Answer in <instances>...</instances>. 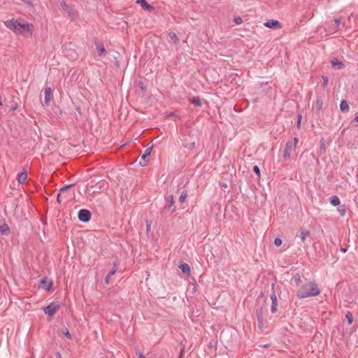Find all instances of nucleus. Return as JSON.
<instances>
[{"label": "nucleus", "instance_id": "f257e3e1", "mask_svg": "<svg viewBox=\"0 0 358 358\" xmlns=\"http://www.w3.org/2000/svg\"><path fill=\"white\" fill-rule=\"evenodd\" d=\"M320 294V289L317 287V284L313 281L301 285L296 291V296L299 299L315 296Z\"/></svg>", "mask_w": 358, "mask_h": 358}, {"label": "nucleus", "instance_id": "f03ea898", "mask_svg": "<svg viewBox=\"0 0 358 358\" xmlns=\"http://www.w3.org/2000/svg\"><path fill=\"white\" fill-rule=\"evenodd\" d=\"M264 306H261L256 308V315L257 318V324L259 329L263 330L264 328Z\"/></svg>", "mask_w": 358, "mask_h": 358}, {"label": "nucleus", "instance_id": "7ed1b4c3", "mask_svg": "<svg viewBox=\"0 0 358 358\" xmlns=\"http://www.w3.org/2000/svg\"><path fill=\"white\" fill-rule=\"evenodd\" d=\"M59 305L57 302H52L48 306L43 308V310L48 316H53L56 312L59 309Z\"/></svg>", "mask_w": 358, "mask_h": 358}, {"label": "nucleus", "instance_id": "20e7f679", "mask_svg": "<svg viewBox=\"0 0 358 358\" xmlns=\"http://www.w3.org/2000/svg\"><path fill=\"white\" fill-rule=\"evenodd\" d=\"M92 213L89 210L81 209L78 214V220L83 222H87L90 220Z\"/></svg>", "mask_w": 358, "mask_h": 358}, {"label": "nucleus", "instance_id": "39448f33", "mask_svg": "<svg viewBox=\"0 0 358 358\" xmlns=\"http://www.w3.org/2000/svg\"><path fill=\"white\" fill-rule=\"evenodd\" d=\"M18 27L20 31V34H23L24 32H29L31 35L32 34L31 28L33 25L29 22L18 21Z\"/></svg>", "mask_w": 358, "mask_h": 358}, {"label": "nucleus", "instance_id": "423d86ee", "mask_svg": "<svg viewBox=\"0 0 358 358\" xmlns=\"http://www.w3.org/2000/svg\"><path fill=\"white\" fill-rule=\"evenodd\" d=\"M4 24L8 29L12 30L16 34H20V31H19L20 28H17L18 27V25H17L18 20H6L4 22Z\"/></svg>", "mask_w": 358, "mask_h": 358}, {"label": "nucleus", "instance_id": "0eeeda50", "mask_svg": "<svg viewBox=\"0 0 358 358\" xmlns=\"http://www.w3.org/2000/svg\"><path fill=\"white\" fill-rule=\"evenodd\" d=\"M74 184L66 185L60 189V192L57 194V201L59 203H61L63 199H65L68 197V196H64V191H67Z\"/></svg>", "mask_w": 358, "mask_h": 358}, {"label": "nucleus", "instance_id": "6e6552de", "mask_svg": "<svg viewBox=\"0 0 358 358\" xmlns=\"http://www.w3.org/2000/svg\"><path fill=\"white\" fill-rule=\"evenodd\" d=\"M264 25L266 27L271 28V29H279L282 28L281 23L276 20H271L266 22H264Z\"/></svg>", "mask_w": 358, "mask_h": 358}, {"label": "nucleus", "instance_id": "1a4fd4ad", "mask_svg": "<svg viewBox=\"0 0 358 358\" xmlns=\"http://www.w3.org/2000/svg\"><path fill=\"white\" fill-rule=\"evenodd\" d=\"M52 90L50 87H46L45 88V99H44V105L49 106L50 100L52 99Z\"/></svg>", "mask_w": 358, "mask_h": 358}, {"label": "nucleus", "instance_id": "9d476101", "mask_svg": "<svg viewBox=\"0 0 358 358\" xmlns=\"http://www.w3.org/2000/svg\"><path fill=\"white\" fill-rule=\"evenodd\" d=\"M292 149V144L291 141H287L285 145V148L283 153V158L287 160L290 158L291 150Z\"/></svg>", "mask_w": 358, "mask_h": 358}, {"label": "nucleus", "instance_id": "9b49d317", "mask_svg": "<svg viewBox=\"0 0 358 358\" xmlns=\"http://www.w3.org/2000/svg\"><path fill=\"white\" fill-rule=\"evenodd\" d=\"M52 286V281L43 279L40 282V287L45 289V290L50 291Z\"/></svg>", "mask_w": 358, "mask_h": 358}, {"label": "nucleus", "instance_id": "f8f14e48", "mask_svg": "<svg viewBox=\"0 0 358 358\" xmlns=\"http://www.w3.org/2000/svg\"><path fill=\"white\" fill-rule=\"evenodd\" d=\"M136 3L139 4L145 10H150L154 9V7L149 4L145 0H137Z\"/></svg>", "mask_w": 358, "mask_h": 358}, {"label": "nucleus", "instance_id": "ddd939ff", "mask_svg": "<svg viewBox=\"0 0 358 358\" xmlns=\"http://www.w3.org/2000/svg\"><path fill=\"white\" fill-rule=\"evenodd\" d=\"M166 199V206L164 208H171L174 204V199L172 194H169L165 196Z\"/></svg>", "mask_w": 358, "mask_h": 358}, {"label": "nucleus", "instance_id": "4468645a", "mask_svg": "<svg viewBox=\"0 0 358 358\" xmlns=\"http://www.w3.org/2000/svg\"><path fill=\"white\" fill-rule=\"evenodd\" d=\"M310 235L309 231L305 228H301L297 236L303 241H304L307 237Z\"/></svg>", "mask_w": 358, "mask_h": 358}, {"label": "nucleus", "instance_id": "2eb2a0df", "mask_svg": "<svg viewBox=\"0 0 358 358\" xmlns=\"http://www.w3.org/2000/svg\"><path fill=\"white\" fill-rule=\"evenodd\" d=\"M17 181L20 184L24 183L27 179V171H24L17 175Z\"/></svg>", "mask_w": 358, "mask_h": 358}, {"label": "nucleus", "instance_id": "dca6fc26", "mask_svg": "<svg viewBox=\"0 0 358 358\" xmlns=\"http://www.w3.org/2000/svg\"><path fill=\"white\" fill-rule=\"evenodd\" d=\"M179 268L185 274L189 275L191 272L190 266L187 263H182L179 265Z\"/></svg>", "mask_w": 358, "mask_h": 358}, {"label": "nucleus", "instance_id": "f3484780", "mask_svg": "<svg viewBox=\"0 0 358 358\" xmlns=\"http://www.w3.org/2000/svg\"><path fill=\"white\" fill-rule=\"evenodd\" d=\"M331 66L334 68L341 69L344 66V64L342 62L338 60L336 58H334L331 60Z\"/></svg>", "mask_w": 358, "mask_h": 358}, {"label": "nucleus", "instance_id": "a211bd4d", "mask_svg": "<svg viewBox=\"0 0 358 358\" xmlns=\"http://www.w3.org/2000/svg\"><path fill=\"white\" fill-rule=\"evenodd\" d=\"M340 110L343 112V113H347L348 112L349 110V105L348 103V102L346 101V100L343 99L341 101V103H340Z\"/></svg>", "mask_w": 358, "mask_h": 358}, {"label": "nucleus", "instance_id": "6ab92c4d", "mask_svg": "<svg viewBox=\"0 0 358 358\" xmlns=\"http://www.w3.org/2000/svg\"><path fill=\"white\" fill-rule=\"evenodd\" d=\"M10 232L9 227L7 224L4 223L0 226V233L1 235H8Z\"/></svg>", "mask_w": 358, "mask_h": 358}, {"label": "nucleus", "instance_id": "aec40b11", "mask_svg": "<svg viewBox=\"0 0 358 358\" xmlns=\"http://www.w3.org/2000/svg\"><path fill=\"white\" fill-rule=\"evenodd\" d=\"M323 101L320 98H317L315 103V108L317 111H320L322 109Z\"/></svg>", "mask_w": 358, "mask_h": 358}, {"label": "nucleus", "instance_id": "412c9836", "mask_svg": "<svg viewBox=\"0 0 358 358\" xmlns=\"http://www.w3.org/2000/svg\"><path fill=\"white\" fill-rule=\"evenodd\" d=\"M96 48L98 51V55L99 57L102 56L106 52V48L103 43L97 44Z\"/></svg>", "mask_w": 358, "mask_h": 358}, {"label": "nucleus", "instance_id": "4be33fe9", "mask_svg": "<svg viewBox=\"0 0 358 358\" xmlns=\"http://www.w3.org/2000/svg\"><path fill=\"white\" fill-rule=\"evenodd\" d=\"M189 101L191 103H192L196 106H201V101L199 96H194L192 98H190Z\"/></svg>", "mask_w": 358, "mask_h": 358}, {"label": "nucleus", "instance_id": "5701e85b", "mask_svg": "<svg viewBox=\"0 0 358 358\" xmlns=\"http://www.w3.org/2000/svg\"><path fill=\"white\" fill-rule=\"evenodd\" d=\"M113 268L112 270L108 273V278H110L111 276H113L116 272H117V266H118V262L117 261H115L113 262Z\"/></svg>", "mask_w": 358, "mask_h": 358}, {"label": "nucleus", "instance_id": "b1692460", "mask_svg": "<svg viewBox=\"0 0 358 358\" xmlns=\"http://www.w3.org/2000/svg\"><path fill=\"white\" fill-rule=\"evenodd\" d=\"M169 36L170 37V39L174 44L177 45L179 43V38L174 32H170L169 34Z\"/></svg>", "mask_w": 358, "mask_h": 358}, {"label": "nucleus", "instance_id": "393cba45", "mask_svg": "<svg viewBox=\"0 0 358 358\" xmlns=\"http://www.w3.org/2000/svg\"><path fill=\"white\" fill-rule=\"evenodd\" d=\"M330 203L334 206H338L340 204V199L336 195L332 196L330 197Z\"/></svg>", "mask_w": 358, "mask_h": 358}, {"label": "nucleus", "instance_id": "a878e982", "mask_svg": "<svg viewBox=\"0 0 358 358\" xmlns=\"http://www.w3.org/2000/svg\"><path fill=\"white\" fill-rule=\"evenodd\" d=\"M152 146L149 147V148H147L145 149V150L144 154L141 157V159L142 160H146V158L150 156V153L152 152Z\"/></svg>", "mask_w": 358, "mask_h": 358}, {"label": "nucleus", "instance_id": "bb28decb", "mask_svg": "<svg viewBox=\"0 0 358 358\" xmlns=\"http://www.w3.org/2000/svg\"><path fill=\"white\" fill-rule=\"evenodd\" d=\"M275 283H272L271 284V289H272L273 292L271 295V301H277V296H276L275 292Z\"/></svg>", "mask_w": 358, "mask_h": 358}, {"label": "nucleus", "instance_id": "cd10ccee", "mask_svg": "<svg viewBox=\"0 0 358 358\" xmlns=\"http://www.w3.org/2000/svg\"><path fill=\"white\" fill-rule=\"evenodd\" d=\"M277 306H278V300L277 301H271V311L273 313H275L277 312V310H278Z\"/></svg>", "mask_w": 358, "mask_h": 358}, {"label": "nucleus", "instance_id": "c85d7f7f", "mask_svg": "<svg viewBox=\"0 0 358 358\" xmlns=\"http://www.w3.org/2000/svg\"><path fill=\"white\" fill-rule=\"evenodd\" d=\"M345 317L348 320V324L350 325L353 321L352 314L350 312H348L345 315Z\"/></svg>", "mask_w": 358, "mask_h": 358}, {"label": "nucleus", "instance_id": "c756f323", "mask_svg": "<svg viewBox=\"0 0 358 358\" xmlns=\"http://www.w3.org/2000/svg\"><path fill=\"white\" fill-rule=\"evenodd\" d=\"M322 79L323 80V83L322 84V86L325 88L328 85L329 83V78L326 76H322Z\"/></svg>", "mask_w": 358, "mask_h": 358}, {"label": "nucleus", "instance_id": "7c9ffc66", "mask_svg": "<svg viewBox=\"0 0 358 358\" xmlns=\"http://www.w3.org/2000/svg\"><path fill=\"white\" fill-rule=\"evenodd\" d=\"M187 196V194L185 191L182 192V193L180 195L179 201L180 202L182 203L185 201V199Z\"/></svg>", "mask_w": 358, "mask_h": 358}, {"label": "nucleus", "instance_id": "2f4dec72", "mask_svg": "<svg viewBox=\"0 0 358 358\" xmlns=\"http://www.w3.org/2000/svg\"><path fill=\"white\" fill-rule=\"evenodd\" d=\"M63 334L69 339H71V335L66 327L62 329Z\"/></svg>", "mask_w": 358, "mask_h": 358}, {"label": "nucleus", "instance_id": "473e14b6", "mask_svg": "<svg viewBox=\"0 0 358 358\" xmlns=\"http://www.w3.org/2000/svg\"><path fill=\"white\" fill-rule=\"evenodd\" d=\"M294 282L296 283V285L299 287H301V285H300V283L301 282V278L299 276V274H297L295 277H294Z\"/></svg>", "mask_w": 358, "mask_h": 358}, {"label": "nucleus", "instance_id": "72a5a7b5", "mask_svg": "<svg viewBox=\"0 0 358 358\" xmlns=\"http://www.w3.org/2000/svg\"><path fill=\"white\" fill-rule=\"evenodd\" d=\"M274 245L276 247H279L282 245V240L280 238H275L274 239Z\"/></svg>", "mask_w": 358, "mask_h": 358}, {"label": "nucleus", "instance_id": "f704fd0d", "mask_svg": "<svg viewBox=\"0 0 358 358\" xmlns=\"http://www.w3.org/2000/svg\"><path fill=\"white\" fill-rule=\"evenodd\" d=\"M253 171L257 174L258 177H260V169L257 165L253 166Z\"/></svg>", "mask_w": 358, "mask_h": 358}, {"label": "nucleus", "instance_id": "c9c22d12", "mask_svg": "<svg viewBox=\"0 0 358 358\" xmlns=\"http://www.w3.org/2000/svg\"><path fill=\"white\" fill-rule=\"evenodd\" d=\"M234 22L236 24H241L243 22V20H242V18L241 17L238 16V17H234Z\"/></svg>", "mask_w": 358, "mask_h": 358}, {"label": "nucleus", "instance_id": "e433bc0d", "mask_svg": "<svg viewBox=\"0 0 358 358\" xmlns=\"http://www.w3.org/2000/svg\"><path fill=\"white\" fill-rule=\"evenodd\" d=\"M301 119H302L301 115H299L298 117H297V124H296V126H297L298 129H300V127H301Z\"/></svg>", "mask_w": 358, "mask_h": 358}, {"label": "nucleus", "instance_id": "4c0bfd02", "mask_svg": "<svg viewBox=\"0 0 358 358\" xmlns=\"http://www.w3.org/2000/svg\"><path fill=\"white\" fill-rule=\"evenodd\" d=\"M61 6L64 10H69V8L66 2L64 1V2L61 3Z\"/></svg>", "mask_w": 358, "mask_h": 358}, {"label": "nucleus", "instance_id": "58836bf2", "mask_svg": "<svg viewBox=\"0 0 358 358\" xmlns=\"http://www.w3.org/2000/svg\"><path fill=\"white\" fill-rule=\"evenodd\" d=\"M336 24L338 27L341 22V17H337L334 20Z\"/></svg>", "mask_w": 358, "mask_h": 358}, {"label": "nucleus", "instance_id": "ea45409f", "mask_svg": "<svg viewBox=\"0 0 358 358\" xmlns=\"http://www.w3.org/2000/svg\"><path fill=\"white\" fill-rule=\"evenodd\" d=\"M147 162L148 161L147 160H141L139 164L141 166L144 167L147 165Z\"/></svg>", "mask_w": 358, "mask_h": 358}, {"label": "nucleus", "instance_id": "a19ab883", "mask_svg": "<svg viewBox=\"0 0 358 358\" xmlns=\"http://www.w3.org/2000/svg\"><path fill=\"white\" fill-rule=\"evenodd\" d=\"M184 351H185V346H183L181 349H180V356L178 358H182L183 357V354H184Z\"/></svg>", "mask_w": 358, "mask_h": 358}, {"label": "nucleus", "instance_id": "79ce46f5", "mask_svg": "<svg viewBox=\"0 0 358 358\" xmlns=\"http://www.w3.org/2000/svg\"><path fill=\"white\" fill-rule=\"evenodd\" d=\"M298 142H299L298 138L297 137H294V148H296V144L298 143Z\"/></svg>", "mask_w": 358, "mask_h": 358}, {"label": "nucleus", "instance_id": "37998d69", "mask_svg": "<svg viewBox=\"0 0 358 358\" xmlns=\"http://www.w3.org/2000/svg\"><path fill=\"white\" fill-rule=\"evenodd\" d=\"M55 357H56V358H62V356L61 353L59 352H57L55 353Z\"/></svg>", "mask_w": 358, "mask_h": 358}, {"label": "nucleus", "instance_id": "c03bdc74", "mask_svg": "<svg viewBox=\"0 0 358 358\" xmlns=\"http://www.w3.org/2000/svg\"><path fill=\"white\" fill-rule=\"evenodd\" d=\"M17 108V104L15 103V105L11 106L10 110H15Z\"/></svg>", "mask_w": 358, "mask_h": 358}, {"label": "nucleus", "instance_id": "a18cd8bd", "mask_svg": "<svg viewBox=\"0 0 358 358\" xmlns=\"http://www.w3.org/2000/svg\"><path fill=\"white\" fill-rule=\"evenodd\" d=\"M109 278H108V275H106V277L104 279V282L106 285H108L109 284Z\"/></svg>", "mask_w": 358, "mask_h": 358}, {"label": "nucleus", "instance_id": "49530a36", "mask_svg": "<svg viewBox=\"0 0 358 358\" xmlns=\"http://www.w3.org/2000/svg\"><path fill=\"white\" fill-rule=\"evenodd\" d=\"M146 230H147V231H149L150 230V224H148V223L147 222V224H146Z\"/></svg>", "mask_w": 358, "mask_h": 358}, {"label": "nucleus", "instance_id": "de8ad7c7", "mask_svg": "<svg viewBox=\"0 0 358 358\" xmlns=\"http://www.w3.org/2000/svg\"><path fill=\"white\" fill-rule=\"evenodd\" d=\"M76 110L80 115H82L81 109L80 107H77Z\"/></svg>", "mask_w": 358, "mask_h": 358}, {"label": "nucleus", "instance_id": "09e8293b", "mask_svg": "<svg viewBox=\"0 0 358 358\" xmlns=\"http://www.w3.org/2000/svg\"><path fill=\"white\" fill-rule=\"evenodd\" d=\"M338 210L341 212V214L342 215H343L345 214V209H341V210H340V209H338Z\"/></svg>", "mask_w": 358, "mask_h": 358}, {"label": "nucleus", "instance_id": "8fccbe9b", "mask_svg": "<svg viewBox=\"0 0 358 358\" xmlns=\"http://www.w3.org/2000/svg\"><path fill=\"white\" fill-rule=\"evenodd\" d=\"M138 358H145L141 353H139Z\"/></svg>", "mask_w": 358, "mask_h": 358}, {"label": "nucleus", "instance_id": "3c124183", "mask_svg": "<svg viewBox=\"0 0 358 358\" xmlns=\"http://www.w3.org/2000/svg\"><path fill=\"white\" fill-rule=\"evenodd\" d=\"M354 121L358 122V115L355 116Z\"/></svg>", "mask_w": 358, "mask_h": 358}, {"label": "nucleus", "instance_id": "603ef678", "mask_svg": "<svg viewBox=\"0 0 358 358\" xmlns=\"http://www.w3.org/2000/svg\"><path fill=\"white\" fill-rule=\"evenodd\" d=\"M67 11H68L69 15L71 16L72 14L71 11L69 9Z\"/></svg>", "mask_w": 358, "mask_h": 358}, {"label": "nucleus", "instance_id": "864d4df0", "mask_svg": "<svg viewBox=\"0 0 358 358\" xmlns=\"http://www.w3.org/2000/svg\"><path fill=\"white\" fill-rule=\"evenodd\" d=\"M3 105L2 103V101H1V96H0V106H1Z\"/></svg>", "mask_w": 358, "mask_h": 358}, {"label": "nucleus", "instance_id": "5fc2aeb1", "mask_svg": "<svg viewBox=\"0 0 358 358\" xmlns=\"http://www.w3.org/2000/svg\"><path fill=\"white\" fill-rule=\"evenodd\" d=\"M222 186L223 187H225V188L227 187V184H225V183H224Z\"/></svg>", "mask_w": 358, "mask_h": 358}, {"label": "nucleus", "instance_id": "6e6d98bb", "mask_svg": "<svg viewBox=\"0 0 358 358\" xmlns=\"http://www.w3.org/2000/svg\"><path fill=\"white\" fill-rule=\"evenodd\" d=\"M324 148V143H322L321 145V148Z\"/></svg>", "mask_w": 358, "mask_h": 358}, {"label": "nucleus", "instance_id": "4d7b16f0", "mask_svg": "<svg viewBox=\"0 0 358 358\" xmlns=\"http://www.w3.org/2000/svg\"><path fill=\"white\" fill-rule=\"evenodd\" d=\"M141 88H143V83H141Z\"/></svg>", "mask_w": 358, "mask_h": 358}, {"label": "nucleus", "instance_id": "13d9d810", "mask_svg": "<svg viewBox=\"0 0 358 358\" xmlns=\"http://www.w3.org/2000/svg\"><path fill=\"white\" fill-rule=\"evenodd\" d=\"M141 88H143V83H141Z\"/></svg>", "mask_w": 358, "mask_h": 358}, {"label": "nucleus", "instance_id": "bf43d9fd", "mask_svg": "<svg viewBox=\"0 0 358 358\" xmlns=\"http://www.w3.org/2000/svg\"><path fill=\"white\" fill-rule=\"evenodd\" d=\"M141 88H143V83H141Z\"/></svg>", "mask_w": 358, "mask_h": 358}, {"label": "nucleus", "instance_id": "052dcab7", "mask_svg": "<svg viewBox=\"0 0 358 358\" xmlns=\"http://www.w3.org/2000/svg\"><path fill=\"white\" fill-rule=\"evenodd\" d=\"M343 252H346V249H342Z\"/></svg>", "mask_w": 358, "mask_h": 358}, {"label": "nucleus", "instance_id": "680f3d73", "mask_svg": "<svg viewBox=\"0 0 358 358\" xmlns=\"http://www.w3.org/2000/svg\"><path fill=\"white\" fill-rule=\"evenodd\" d=\"M64 196H67L66 195V191H64Z\"/></svg>", "mask_w": 358, "mask_h": 358}]
</instances>
